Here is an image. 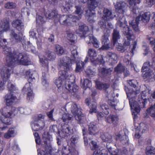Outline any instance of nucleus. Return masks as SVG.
<instances>
[{
  "label": "nucleus",
  "mask_w": 155,
  "mask_h": 155,
  "mask_svg": "<svg viewBox=\"0 0 155 155\" xmlns=\"http://www.w3.org/2000/svg\"><path fill=\"white\" fill-rule=\"evenodd\" d=\"M3 50L4 54L6 56V63L5 66L1 69V74L3 80L5 81L9 78L15 64L28 65L30 64V62L24 53H20L18 54L14 53L11 54V48L7 46H5Z\"/></svg>",
  "instance_id": "obj_1"
},
{
  "label": "nucleus",
  "mask_w": 155,
  "mask_h": 155,
  "mask_svg": "<svg viewBox=\"0 0 155 155\" xmlns=\"http://www.w3.org/2000/svg\"><path fill=\"white\" fill-rule=\"evenodd\" d=\"M150 91V90L147 88L145 91H142L140 94L139 95L137 99V101L133 100L132 98V96L129 94L127 93V97L129 98L130 104L134 119L137 117V114L140 110V106L138 103L141 104L142 105L144 106L147 101Z\"/></svg>",
  "instance_id": "obj_2"
},
{
  "label": "nucleus",
  "mask_w": 155,
  "mask_h": 155,
  "mask_svg": "<svg viewBox=\"0 0 155 155\" xmlns=\"http://www.w3.org/2000/svg\"><path fill=\"white\" fill-rule=\"evenodd\" d=\"M60 76L56 79L54 83L58 88L61 87L63 81H65V87L66 89L71 92H76L78 87L74 84V76L70 74H68L65 71L61 70L59 72Z\"/></svg>",
  "instance_id": "obj_3"
},
{
  "label": "nucleus",
  "mask_w": 155,
  "mask_h": 155,
  "mask_svg": "<svg viewBox=\"0 0 155 155\" xmlns=\"http://www.w3.org/2000/svg\"><path fill=\"white\" fill-rule=\"evenodd\" d=\"M77 48L75 46H73L71 49V58L68 57H65L60 59L59 62V64L60 66L64 67V70L67 74H69L68 71L72 69L71 64L76 62L78 59V53L77 50Z\"/></svg>",
  "instance_id": "obj_4"
},
{
  "label": "nucleus",
  "mask_w": 155,
  "mask_h": 155,
  "mask_svg": "<svg viewBox=\"0 0 155 155\" xmlns=\"http://www.w3.org/2000/svg\"><path fill=\"white\" fill-rule=\"evenodd\" d=\"M76 10L75 13L78 16H72L71 15H65L61 16L59 18V21L61 24L65 25H70L72 21H76V20H79L83 13V11L81 8L79 6H75Z\"/></svg>",
  "instance_id": "obj_5"
},
{
  "label": "nucleus",
  "mask_w": 155,
  "mask_h": 155,
  "mask_svg": "<svg viewBox=\"0 0 155 155\" xmlns=\"http://www.w3.org/2000/svg\"><path fill=\"white\" fill-rule=\"evenodd\" d=\"M14 111H15V107H12L11 111L9 110L8 108L7 107L1 109L0 112L2 116L0 117V119L2 122L6 125L10 124L12 121L10 117L15 115L17 114V113L14 112Z\"/></svg>",
  "instance_id": "obj_6"
},
{
  "label": "nucleus",
  "mask_w": 155,
  "mask_h": 155,
  "mask_svg": "<svg viewBox=\"0 0 155 155\" xmlns=\"http://www.w3.org/2000/svg\"><path fill=\"white\" fill-rule=\"evenodd\" d=\"M127 22L126 21L125 18L124 17L122 18H119L118 20L117 25H119L120 27H123L122 32L124 35L126 36L128 40L134 39L132 31L130 30L129 28L127 25Z\"/></svg>",
  "instance_id": "obj_7"
},
{
  "label": "nucleus",
  "mask_w": 155,
  "mask_h": 155,
  "mask_svg": "<svg viewBox=\"0 0 155 155\" xmlns=\"http://www.w3.org/2000/svg\"><path fill=\"white\" fill-rule=\"evenodd\" d=\"M150 12H146L137 17L135 20H130V25L135 31L138 30V24L139 21L141 20L144 22L148 21L150 19Z\"/></svg>",
  "instance_id": "obj_8"
},
{
  "label": "nucleus",
  "mask_w": 155,
  "mask_h": 155,
  "mask_svg": "<svg viewBox=\"0 0 155 155\" xmlns=\"http://www.w3.org/2000/svg\"><path fill=\"white\" fill-rule=\"evenodd\" d=\"M117 55L115 53L111 52H108L104 58L102 55L98 56L97 60L101 64H104L105 61L113 64L117 62Z\"/></svg>",
  "instance_id": "obj_9"
},
{
  "label": "nucleus",
  "mask_w": 155,
  "mask_h": 155,
  "mask_svg": "<svg viewBox=\"0 0 155 155\" xmlns=\"http://www.w3.org/2000/svg\"><path fill=\"white\" fill-rule=\"evenodd\" d=\"M71 105V111L74 115L75 119L80 123H83L84 122L85 117L82 114L81 109L76 104L73 103H70Z\"/></svg>",
  "instance_id": "obj_10"
},
{
  "label": "nucleus",
  "mask_w": 155,
  "mask_h": 155,
  "mask_svg": "<svg viewBox=\"0 0 155 155\" xmlns=\"http://www.w3.org/2000/svg\"><path fill=\"white\" fill-rule=\"evenodd\" d=\"M55 57V53L49 51H46L45 55L39 57L40 62L46 67V71L47 72L48 70V61L54 60Z\"/></svg>",
  "instance_id": "obj_11"
},
{
  "label": "nucleus",
  "mask_w": 155,
  "mask_h": 155,
  "mask_svg": "<svg viewBox=\"0 0 155 155\" xmlns=\"http://www.w3.org/2000/svg\"><path fill=\"white\" fill-rule=\"evenodd\" d=\"M88 3L89 4V10L87 11V18L90 22L94 21V17L95 16L94 12H91V10H94L98 6V4L95 0H89Z\"/></svg>",
  "instance_id": "obj_12"
},
{
  "label": "nucleus",
  "mask_w": 155,
  "mask_h": 155,
  "mask_svg": "<svg viewBox=\"0 0 155 155\" xmlns=\"http://www.w3.org/2000/svg\"><path fill=\"white\" fill-rule=\"evenodd\" d=\"M10 25L8 20H3L0 21V35L4 31H8L10 29ZM6 41L3 39L2 41L1 38L0 37V47L4 45V43L5 44Z\"/></svg>",
  "instance_id": "obj_13"
},
{
  "label": "nucleus",
  "mask_w": 155,
  "mask_h": 155,
  "mask_svg": "<svg viewBox=\"0 0 155 155\" xmlns=\"http://www.w3.org/2000/svg\"><path fill=\"white\" fill-rule=\"evenodd\" d=\"M128 83L131 87L129 88L128 91H126L127 95V93L129 94L132 96V98L134 100L135 95L139 92L138 90H137V87L136 86L137 82L136 81L133 80L128 81Z\"/></svg>",
  "instance_id": "obj_14"
},
{
  "label": "nucleus",
  "mask_w": 155,
  "mask_h": 155,
  "mask_svg": "<svg viewBox=\"0 0 155 155\" xmlns=\"http://www.w3.org/2000/svg\"><path fill=\"white\" fill-rule=\"evenodd\" d=\"M115 7L116 9L120 13H121L119 18H122V16L124 17L123 14L127 11V6L126 3L124 1L118 2L115 5Z\"/></svg>",
  "instance_id": "obj_15"
},
{
  "label": "nucleus",
  "mask_w": 155,
  "mask_h": 155,
  "mask_svg": "<svg viewBox=\"0 0 155 155\" xmlns=\"http://www.w3.org/2000/svg\"><path fill=\"white\" fill-rule=\"evenodd\" d=\"M77 2V0H69L68 2H66L61 7L62 11L64 12H72V7L76 4Z\"/></svg>",
  "instance_id": "obj_16"
},
{
  "label": "nucleus",
  "mask_w": 155,
  "mask_h": 155,
  "mask_svg": "<svg viewBox=\"0 0 155 155\" xmlns=\"http://www.w3.org/2000/svg\"><path fill=\"white\" fill-rule=\"evenodd\" d=\"M30 83L26 84L22 89L24 93H27V99L30 101L32 100L34 97V94L31 87Z\"/></svg>",
  "instance_id": "obj_17"
},
{
  "label": "nucleus",
  "mask_w": 155,
  "mask_h": 155,
  "mask_svg": "<svg viewBox=\"0 0 155 155\" xmlns=\"http://www.w3.org/2000/svg\"><path fill=\"white\" fill-rule=\"evenodd\" d=\"M5 100L6 105L10 106L13 104L17 101V99L13 94H8L5 96Z\"/></svg>",
  "instance_id": "obj_18"
},
{
  "label": "nucleus",
  "mask_w": 155,
  "mask_h": 155,
  "mask_svg": "<svg viewBox=\"0 0 155 155\" xmlns=\"http://www.w3.org/2000/svg\"><path fill=\"white\" fill-rule=\"evenodd\" d=\"M45 126L44 120H38L35 123L31 125L32 129L35 131H38L43 129Z\"/></svg>",
  "instance_id": "obj_19"
},
{
  "label": "nucleus",
  "mask_w": 155,
  "mask_h": 155,
  "mask_svg": "<svg viewBox=\"0 0 155 155\" xmlns=\"http://www.w3.org/2000/svg\"><path fill=\"white\" fill-rule=\"evenodd\" d=\"M85 38L87 44L91 43L93 46L96 48H98L99 47L100 45L99 41L92 35H89L88 36L85 37Z\"/></svg>",
  "instance_id": "obj_20"
},
{
  "label": "nucleus",
  "mask_w": 155,
  "mask_h": 155,
  "mask_svg": "<svg viewBox=\"0 0 155 155\" xmlns=\"http://www.w3.org/2000/svg\"><path fill=\"white\" fill-rule=\"evenodd\" d=\"M129 4L130 8L132 10L133 12L136 14V10L137 8V5L139 4L141 0H125Z\"/></svg>",
  "instance_id": "obj_21"
},
{
  "label": "nucleus",
  "mask_w": 155,
  "mask_h": 155,
  "mask_svg": "<svg viewBox=\"0 0 155 155\" xmlns=\"http://www.w3.org/2000/svg\"><path fill=\"white\" fill-rule=\"evenodd\" d=\"M101 41L103 45L102 47L99 49V50L108 49L110 48V45L108 43L109 40L107 35H103L102 37Z\"/></svg>",
  "instance_id": "obj_22"
},
{
  "label": "nucleus",
  "mask_w": 155,
  "mask_h": 155,
  "mask_svg": "<svg viewBox=\"0 0 155 155\" xmlns=\"http://www.w3.org/2000/svg\"><path fill=\"white\" fill-rule=\"evenodd\" d=\"M12 24L14 28L19 31H21L24 29V25L21 20H15L12 21Z\"/></svg>",
  "instance_id": "obj_23"
},
{
  "label": "nucleus",
  "mask_w": 155,
  "mask_h": 155,
  "mask_svg": "<svg viewBox=\"0 0 155 155\" xmlns=\"http://www.w3.org/2000/svg\"><path fill=\"white\" fill-rule=\"evenodd\" d=\"M71 133L70 128L68 126H65L58 133L59 136L61 138H64L69 136Z\"/></svg>",
  "instance_id": "obj_24"
},
{
  "label": "nucleus",
  "mask_w": 155,
  "mask_h": 155,
  "mask_svg": "<svg viewBox=\"0 0 155 155\" xmlns=\"http://www.w3.org/2000/svg\"><path fill=\"white\" fill-rule=\"evenodd\" d=\"M120 38V35L119 31L117 29H114L112 34V41L113 45L118 44L119 40Z\"/></svg>",
  "instance_id": "obj_25"
},
{
  "label": "nucleus",
  "mask_w": 155,
  "mask_h": 155,
  "mask_svg": "<svg viewBox=\"0 0 155 155\" xmlns=\"http://www.w3.org/2000/svg\"><path fill=\"white\" fill-rule=\"evenodd\" d=\"M119 118L115 115H110L106 118V121L110 124L116 125L118 123Z\"/></svg>",
  "instance_id": "obj_26"
},
{
  "label": "nucleus",
  "mask_w": 155,
  "mask_h": 155,
  "mask_svg": "<svg viewBox=\"0 0 155 155\" xmlns=\"http://www.w3.org/2000/svg\"><path fill=\"white\" fill-rule=\"evenodd\" d=\"M89 133L91 135H95L97 133V128L96 124L93 122H91L88 125Z\"/></svg>",
  "instance_id": "obj_27"
},
{
  "label": "nucleus",
  "mask_w": 155,
  "mask_h": 155,
  "mask_svg": "<svg viewBox=\"0 0 155 155\" xmlns=\"http://www.w3.org/2000/svg\"><path fill=\"white\" fill-rule=\"evenodd\" d=\"M99 71V74L101 76H103L106 75L107 74H109L113 70L111 68L106 69L103 67L101 68L98 69Z\"/></svg>",
  "instance_id": "obj_28"
},
{
  "label": "nucleus",
  "mask_w": 155,
  "mask_h": 155,
  "mask_svg": "<svg viewBox=\"0 0 155 155\" xmlns=\"http://www.w3.org/2000/svg\"><path fill=\"white\" fill-rule=\"evenodd\" d=\"M120 134H115V137L116 140H119L123 144H126L127 143L128 141V137L125 135H123L121 137Z\"/></svg>",
  "instance_id": "obj_29"
},
{
  "label": "nucleus",
  "mask_w": 155,
  "mask_h": 155,
  "mask_svg": "<svg viewBox=\"0 0 155 155\" xmlns=\"http://www.w3.org/2000/svg\"><path fill=\"white\" fill-rule=\"evenodd\" d=\"M88 30V27L85 25H82L80 26L79 28V30L77 31L78 34L79 35H84L86 34V32Z\"/></svg>",
  "instance_id": "obj_30"
},
{
  "label": "nucleus",
  "mask_w": 155,
  "mask_h": 155,
  "mask_svg": "<svg viewBox=\"0 0 155 155\" xmlns=\"http://www.w3.org/2000/svg\"><path fill=\"white\" fill-rule=\"evenodd\" d=\"M79 58L78 56V60L77 62L76 67V71L77 72H81L83 69V68L84 64V63L81 61H80ZM75 62L74 63H75Z\"/></svg>",
  "instance_id": "obj_31"
},
{
  "label": "nucleus",
  "mask_w": 155,
  "mask_h": 155,
  "mask_svg": "<svg viewBox=\"0 0 155 155\" xmlns=\"http://www.w3.org/2000/svg\"><path fill=\"white\" fill-rule=\"evenodd\" d=\"M53 151L50 144L48 143L47 146L46 147L45 151L42 150L41 151L40 155H51V153Z\"/></svg>",
  "instance_id": "obj_32"
},
{
  "label": "nucleus",
  "mask_w": 155,
  "mask_h": 155,
  "mask_svg": "<svg viewBox=\"0 0 155 155\" xmlns=\"http://www.w3.org/2000/svg\"><path fill=\"white\" fill-rule=\"evenodd\" d=\"M91 86V83L88 79H86L83 81L81 80V86L83 88L86 89L87 88H89Z\"/></svg>",
  "instance_id": "obj_33"
},
{
  "label": "nucleus",
  "mask_w": 155,
  "mask_h": 155,
  "mask_svg": "<svg viewBox=\"0 0 155 155\" xmlns=\"http://www.w3.org/2000/svg\"><path fill=\"white\" fill-rule=\"evenodd\" d=\"M104 13L103 18L105 20H109L113 18L111 12L108 9H105L104 11Z\"/></svg>",
  "instance_id": "obj_34"
},
{
  "label": "nucleus",
  "mask_w": 155,
  "mask_h": 155,
  "mask_svg": "<svg viewBox=\"0 0 155 155\" xmlns=\"http://www.w3.org/2000/svg\"><path fill=\"white\" fill-rule=\"evenodd\" d=\"M45 19L42 16L38 15L36 17V23L37 26L39 27L41 26L45 23Z\"/></svg>",
  "instance_id": "obj_35"
},
{
  "label": "nucleus",
  "mask_w": 155,
  "mask_h": 155,
  "mask_svg": "<svg viewBox=\"0 0 155 155\" xmlns=\"http://www.w3.org/2000/svg\"><path fill=\"white\" fill-rule=\"evenodd\" d=\"M10 36L13 41H15V42H18L20 41L22 39V38L19 35L16 33L14 31L12 32L10 34Z\"/></svg>",
  "instance_id": "obj_36"
},
{
  "label": "nucleus",
  "mask_w": 155,
  "mask_h": 155,
  "mask_svg": "<svg viewBox=\"0 0 155 155\" xmlns=\"http://www.w3.org/2000/svg\"><path fill=\"white\" fill-rule=\"evenodd\" d=\"M101 137L104 142H110L112 141L111 135L108 133H103L101 134Z\"/></svg>",
  "instance_id": "obj_37"
},
{
  "label": "nucleus",
  "mask_w": 155,
  "mask_h": 155,
  "mask_svg": "<svg viewBox=\"0 0 155 155\" xmlns=\"http://www.w3.org/2000/svg\"><path fill=\"white\" fill-rule=\"evenodd\" d=\"M87 53L88 55L91 60H94L97 55L96 51L93 49H89L88 50Z\"/></svg>",
  "instance_id": "obj_38"
},
{
  "label": "nucleus",
  "mask_w": 155,
  "mask_h": 155,
  "mask_svg": "<svg viewBox=\"0 0 155 155\" xmlns=\"http://www.w3.org/2000/svg\"><path fill=\"white\" fill-rule=\"evenodd\" d=\"M147 114L155 119V103L151 105L147 110Z\"/></svg>",
  "instance_id": "obj_39"
},
{
  "label": "nucleus",
  "mask_w": 155,
  "mask_h": 155,
  "mask_svg": "<svg viewBox=\"0 0 155 155\" xmlns=\"http://www.w3.org/2000/svg\"><path fill=\"white\" fill-rule=\"evenodd\" d=\"M15 135V134L13 128H10L8 131L5 133L4 135V137L6 139L13 137Z\"/></svg>",
  "instance_id": "obj_40"
},
{
  "label": "nucleus",
  "mask_w": 155,
  "mask_h": 155,
  "mask_svg": "<svg viewBox=\"0 0 155 155\" xmlns=\"http://www.w3.org/2000/svg\"><path fill=\"white\" fill-rule=\"evenodd\" d=\"M101 110L105 114L107 115L109 114V107L107 105L104 103L101 104H100Z\"/></svg>",
  "instance_id": "obj_41"
},
{
  "label": "nucleus",
  "mask_w": 155,
  "mask_h": 155,
  "mask_svg": "<svg viewBox=\"0 0 155 155\" xmlns=\"http://www.w3.org/2000/svg\"><path fill=\"white\" fill-rule=\"evenodd\" d=\"M57 14V11L55 10L51 12L48 11L45 14V16L47 18L51 19L56 16Z\"/></svg>",
  "instance_id": "obj_42"
},
{
  "label": "nucleus",
  "mask_w": 155,
  "mask_h": 155,
  "mask_svg": "<svg viewBox=\"0 0 155 155\" xmlns=\"http://www.w3.org/2000/svg\"><path fill=\"white\" fill-rule=\"evenodd\" d=\"M148 129V126L147 124L143 123H141L139 124V127L137 129H139L140 131L143 133L147 130Z\"/></svg>",
  "instance_id": "obj_43"
},
{
  "label": "nucleus",
  "mask_w": 155,
  "mask_h": 155,
  "mask_svg": "<svg viewBox=\"0 0 155 155\" xmlns=\"http://www.w3.org/2000/svg\"><path fill=\"white\" fill-rule=\"evenodd\" d=\"M145 153L147 155L155 154V148L151 146H147L146 148Z\"/></svg>",
  "instance_id": "obj_44"
},
{
  "label": "nucleus",
  "mask_w": 155,
  "mask_h": 155,
  "mask_svg": "<svg viewBox=\"0 0 155 155\" xmlns=\"http://www.w3.org/2000/svg\"><path fill=\"white\" fill-rule=\"evenodd\" d=\"M62 118L64 122L67 123L71 120L72 118V116L69 114H64L62 115Z\"/></svg>",
  "instance_id": "obj_45"
},
{
  "label": "nucleus",
  "mask_w": 155,
  "mask_h": 155,
  "mask_svg": "<svg viewBox=\"0 0 155 155\" xmlns=\"http://www.w3.org/2000/svg\"><path fill=\"white\" fill-rule=\"evenodd\" d=\"M96 86L97 88L99 89H105L109 87V84H103L99 81L96 82Z\"/></svg>",
  "instance_id": "obj_46"
},
{
  "label": "nucleus",
  "mask_w": 155,
  "mask_h": 155,
  "mask_svg": "<svg viewBox=\"0 0 155 155\" xmlns=\"http://www.w3.org/2000/svg\"><path fill=\"white\" fill-rule=\"evenodd\" d=\"M29 110L30 111V109L28 108H24L22 107H19L16 109L15 108V111H14V112L17 113V115L18 113H19L21 114H27L28 112H25V110Z\"/></svg>",
  "instance_id": "obj_47"
},
{
  "label": "nucleus",
  "mask_w": 155,
  "mask_h": 155,
  "mask_svg": "<svg viewBox=\"0 0 155 155\" xmlns=\"http://www.w3.org/2000/svg\"><path fill=\"white\" fill-rule=\"evenodd\" d=\"M93 155H108L107 149H102L101 150L95 151Z\"/></svg>",
  "instance_id": "obj_48"
},
{
  "label": "nucleus",
  "mask_w": 155,
  "mask_h": 155,
  "mask_svg": "<svg viewBox=\"0 0 155 155\" xmlns=\"http://www.w3.org/2000/svg\"><path fill=\"white\" fill-rule=\"evenodd\" d=\"M55 51L56 54L59 55H61L63 54L64 52L63 48L62 47L58 45H55Z\"/></svg>",
  "instance_id": "obj_49"
},
{
  "label": "nucleus",
  "mask_w": 155,
  "mask_h": 155,
  "mask_svg": "<svg viewBox=\"0 0 155 155\" xmlns=\"http://www.w3.org/2000/svg\"><path fill=\"white\" fill-rule=\"evenodd\" d=\"M124 67L120 64H119L115 68L114 71L118 73H121L124 71L125 69Z\"/></svg>",
  "instance_id": "obj_50"
},
{
  "label": "nucleus",
  "mask_w": 155,
  "mask_h": 155,
  "mask_svg": "<svg viewBox=\"0 0 155 155\" xmlns=\"http://www.w3.org/2000/svg\"><path fill=\"white\" fill-rule=\"evenodd\" d=\"M97 103L93 101L91 103L90 106V110L89 112L92 113L93 112H96V111Z\"/></svg>",
  "instance_id": "obj_51"
},
{
  "label": "nucleus",
  "mask_w": 155,
  "mask_h": 155,
  "mask_svg": "<svg viewBox=\"0 0 155 155\" xmlns=\"http://www.w3.org/2000/svg\"><path fill=\"white\" fill-rule=\"evenodd\" d=\"M111 155H121V152L120 150H114L112 148H110L108 150Z\"/></svg>",
  "instance_id": "obj_52"
},
{
  "label": "nucleus",
  "mask_w": 155,
  "mask_h": 155,
  "mask_svg": "<svg viewBox=\"0 0 155 155\" xmlns=\"http://www.w3.org/2000/svg\"><path fill=\"white\" fill-rule=\"evenodd\" d=\"M16 7V4L12 2H8L5 5V8L7 9H13L15 8Z\"/></svg>",
  "instance_id": "obj_53"
},
{
  "label": "nucleus",
  "mask_w": 155,
  "mask_h": 155,
  "mask_svg": "<svg viewBox=\"0 0 155 155\" xmlns=\"http://www.w3.org/2000/svg\"><path fill=\"white\" fill-rule=\"evenodd\" d=\"M147 38L150 41V43L152 45L153 51L155 52V38L153 39L151 36L147 35Z\"/></svg>",
  "instance_id": "obj_54"
},
{
  "label": "nucleus",
  "mask_w": 155,
  "mask_h": 155,
  "mask_svg": "<svg viewBox=\"0 0 155 155\" xmlns=\"http://www.w3.org/2000/svg\"><path fill=\"white\" fill-rule=\"evenodd\" d=\"M90 146L91 150H95V151L98 150H101L102 149H98V146L97 144V143L94 141H92L90 143Z\"/></svg>",
  "instance_id": "obj_55"
},
{
  "label": "nucleus",
  "mask_w": 155,
  "mask_h": 155,
  "mask_svg": "<svg viewBox=\"0 0 155 155\" xmlns=\"http://www.w3.org/2000/svg\"><path fill=\"white\" fill-rule=\"evenodd\" d=\"M67 38L70 42H74L76 39V37L72 33H70L68 34Z\"/></svg>",
  "instance_id": "obj_56"
},
{
  "label": "nucleus",
  "mask_w": 155,
  "mask_h": 155,
  "mask_svg": "<svg viewBox=\"0 0 155 155\" xmlns=\"http://www.w3.org/2000/svg\"><path fill=\"white\" fill-rule=\"evenodd\" d=\"M149 67L150 64L148 61H147L144 63L142 68V72L144 73L149 69H150L149 68Z\"/></svg>",
  "instance_id": "obj_57"
},
{
  "label": "nucleus",
  "mask_w": 155,
  "mask_h": 155,
  "mask_svg": "<svg viewBox=\"0 0 155 155\" xmlns=\"http://www.w3.org/2000/svg\"><path fill=\"white\" fill-rule=\"evenodd\" d=\"M42 38V36L41 35L39 36L37 38V44L38 48L39 49H40L42 48L43 43L41 41V39Z\"/></svg>",
  "instance_id": "obj_58"
},
{
  "label": "nucleus",
  "mask_w": 155,
  "mask_h": 155,
  "mask_svg": "<svg viewBox=\"0 0 155 155\" xmlns=\"http://www.w3.org/2000/svg\"><path fill=\"white\" fill-rule=\"evenodd\" d=\"M115 45H116V48L118 50L121 51L122 52L124 51L127 49L126 47H124V46H122L121 44L119 43L118 44Z\"/></svg>",
  "instance_id": "obj_59"
},
{
  "label": "nucleus",
  "mask_w": 155,
  "mask_h": 155,
  "mask_svg": "<svg viewBox=\"0 0 155 155\" xmlns=\"http://www.w3.org/2000/svg\"><path fill=\"white\" fill-rule=\"evenodd\" d=\"M7 86L8 90L11 91H12L14 90H15V86L12 83L11 81H9L8 82Z\"/></svg>",
  "instance_id": "obj_60"
},
{
  "label": "nucleus",
  "mask_w": 155,
  "mask_h": 155,
  "mask_svg": "<svg viewBox=\"0 0 155 155\" xmlns=\"http://www.w3.org/2000/svg\"><path fill=\"white\" fill-rule=\"evenodd\" d=\"M86 72L88 76L89 77H92V75H94L95 74L94 72L89 69H87L86 71Z\"/></svg>",
  "instance_id": "obj_61"
},
{
  "label": "nucleus",
  "mask_w": 155,
  "mask_h": 155,
  "mask_svg": "<svg viewBox=\"0 0 155 155\" xmlns=\"http://www.w3.org/2000/svg\"><path fill=\"white\" fill-rule=\"evenodd\" d=\"M78 139V136H73L71 137V140L72 143L75 144L76 143H77Z\"/></svg>",
  "instance_id": "obj_62"
},
{
  "label": "nucleus",
  "mask_w": 155,
  "mask_h": 155,
  "mask_svg": "<svg viewBox=\"0 0 155 155\" xmlns=\"http://www.w3.org/2000/svg\"><path fill=\"white\" fill-rule=\"evenodd\" d=\"M130 57L129 56H126V58H125L124 60V61L127 64H128L130 63V64L131 65V67H134V64L133 63H132L129 60Z\"/></svg>",
  "instance_id": "obj_63"
},
{
  "label": "nucleus",
  "mask_w": 155,
  "mask_h": 155,
  "mask_svg": "<svg viewBox=\"0 0 155 155\" xmlns=\"http://www.w3.org/2000/svg\"><path fill=\"white\" fill-rule=\"evenodd\" d=\"M42 81V84L43 85L45 86H48V83L46 80L45 75H44L43 74Z\"/></svg>",
  "instance_id": "obj_64"
}]
</instances>
